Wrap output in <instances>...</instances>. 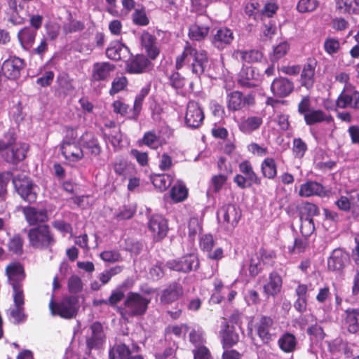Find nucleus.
Returning a JSON list of instances; mask_svg holds the SVG:
<instances>
[{"instance_id": "obj_1", "label": "nucleus", "mask_w": 359, "mask_h": 359, "mask_svg": "<svg viewBox=\"0 0 359 359\" xmlns=\"http://www.w3.org/2000/svg\"><path fill=\"white\" fill-rule=\"evenodd\" d=\"M5 273L14 293L13 304L8 309L9 319L18 324L22 320V264L18 262L9 263L5 269Z\"/></svg>"}, {"instance_id": "obj_2", "label": "nucleus", "mask_w": 359, "mask_h": 359, "mask_svg": "<svg viewBox=\"0 0 359 359\" xmlns=\"http://www.w3.org/2000/svg\"><path fill=\"white\" fill-rule=\"evenodd\" d=\"M208 62L206 51L198 50L187 43L182 53L176 58L175 67L180 69L187 65L193 74L199 76L204 72Z\"/></svg>"}, {"instance_id": "obj_3", "label": "nucleus", "mask_w": 359, "mask_h": 359, "mask_svg": "<svg viewBox=\"0 0 359 359\" xmlns=\"http://www.w3.org/2000/svg\"><path fill=\"white\" fill-rule=\"evenodd\" d=\"M17 135L14 130L10 129L0 139V154L8 163L17 165L22 159V150L20 144L16 143Z\"/></svg>"}, {"instance_id": "obj_4", "label": "nucleus", "mask_w": 359, "mask_h": 359, "mask_svg": "<svg viewBox=\"0 0 359 359\" xmlns=\"http://www.w3.org/2000/svg\"><path fill=\"white\" fill-rule=\"evenodd\" d=\"M151 298L137 292H129L125 299L123 307L120 309L123 318L144 315L147 311Z\"/></svg>"}, {"instance_id": "obj_5", "label": "nucleus", "mask_w": 359, "mask_h": 359, "mask_svg": "<svg viewBox=\"0 0 359 359\" xmlns=\"http://www.w3.org/2000/svg\"><path fill=\"white\" fill-rule=\"evenodd\" d=\"M49 308L53 316H59L62 318L71 319L76 316L79 305L76 297H67L60 302L55 303L53 295L49 303Z\"/></svg>"}, {"instance_id": "obj_6", "label": "nucleus", "mask_w": 359, "mask_h": 359, "mask_svg": "<svg viewBox=\"0 0 359 359\" xmlns=\"http://www.w3.org/2000/svg\"><path fill=\"white\" fill-rule=\"evenodd\" d=\"M29 244L36 248H47L55 243V240L47 225L32 228L28 233Z\"/></svg>"}, {"instance_id": "obj_7", "label": "nucleus", "mask_w": 359, "mask_h": 359, "mask_svg": "<svg viewBox=\"0 0 359 359\" xmlns=\"http://www.w3.org/2000/svg\"><path fill=\"white\" fill-rule=\"evenodd\" d=\"M336 105L340 109H359V91L353 85L344 86L338 96Z\"/></svg>"}, {"instance_id": "obj_8", "label": "nucleus", "mask_w": 359, "mask_h": 359, "mask_svg": "<svg viewBox=\"0 0 359 359\" xmlns=\"http://www.w3.org/2000/svg\"><path fill=\"white\" fill-rule=\"evenodd\" d=\"M255 328L259 337L264 343L273 340L275 334V327L271 317L262 316L256 322Z\"/></svg>"}, {"instance_id": "obj_9", "label": "nucleus", "mask_w": 359, "mask_h": 359, "mask_svg": "<svg viewBox=\"0 0 359 359\" xmlns=\"http://www.w3.org/2000/svg\"><path fill=\"white\" fill-rule=\"evenodd\" d=\"M166 266L170 270L187 273L196 269L199 266V261L195 255L190 254L180 259L169 261Z\"/></svg>"}, {"instance_id": "obj_10", "label": "nucleus", "mask_w": 359, "mask_h": 359, "mask_svg": "<svg viewBox=\"0 0 359 359\" xmlns=\"http://www.w3.org/2000/svg\"><path fill=\"white\" fill-rule=\"evenodd\" d=\"M227 108L230 111H238L246 106L253 105L255 98L252 95H243L239 91H233L227 95Z\"/></svg>"}, {"instance_id": "obj_11", "label": "nucleus", "mask_w": 359, "mask_h": 359, "mask_svg": "<svg viewBox=\"0 0 359 359\" xmlns=\"http://www.w3.org/2000/svg\"><path fill=\"white\" fill-rule=\"evenodd\" d=\"M203 118V111L198 103L195 101H189L185 114L186 125L189 128H196L201 125Z\"/></svg>"}, {"instance_id": "obj_12", "label": "nucleus", "mask_w": 359, "mask_h": 359, "mask_svg": "<svg viewBox=\"0 0 359 359\" xmlns=\"http://www.w3.org/2000/svg\"><path fill=\"white\" fill-rule=\"evenodd\" d=\"M148 226L156 241L163 239L168 233L167 220L161 215H152L149 219Z\"/></svg>"}, {"instance_id": "obj_13", "label": "nucleus", "mask_w": 359, "mask_h": 359, "mask_svg": "<svg viewBox=\"0 0 359 359\" xmlns=\"http://www.w3.org/2000/svg\"><path fill=\"white\" fill-rule=\"evenodd\" d=\"M217 219L233 228L241 217L239 209L234 205H226L217 210Z\"/></svg>"}, {"instance_id": "obj_14", "label": "nucleus", "mask_w": 359, "mask_h": 359, "mask_svg": "<svg viewBox=\"0 0 359 359\" xmlns=\"http://www.w3.org/2000/svg\"><path fill=\"white\" fill-rule=\"evenodd\" d=\"M349 262V255L341 248L334 249L327 259V267L332 271L342 270Z\"/></svg>"}, {"instance_id": "obj_15", "label": "nucleus", "mask_w": 359, "mask_h": 359, "mask_svg": "<svg viewBox=\"0 0 359 359\" xmlns=\"http://www.w3.org/2000/svg\"><path fill=\"white\" fill-rule=\"evenodd\" d=\"M199 245L201 250L207 254V257L213 260H219L223 257V250L222 248H212L215 245V241L210 234H205L200 238Z\"/></svg>"}, {"instance_id": "obj_16", "label": "nucleus", "mask_w": 359, "mask_h": 359, "mask_svg": "<svg viewBox=\"0 0 359 359\" xmlns=\"http://www.w3.org/2000/svg\"><path fill=\"white\" fill-rule=\"evenodd\" d=\"M259 74L256 72L252 67H243L239 72L238 83L244 88H252L257 86L259 83Z\"/></svg>"}, {"instance_id": "obj_17", "label": "nucleus", "mask_w": 359, "mask_h": 359, "mask_svg": "<svg viewBox=\"0 0 359 359\" xmlns=\"http://www.w3.org/2000/svg\"><path fill=\"white\" fill-rule=\"evenodd\" d=\"M62 154L69 162H77L83 157L81 147L74 141L64 140L60 147Z\"/></svg>"}, {"instance_id": "obj_18", "label": "nucleus", "mask_w": 359, "mask_h": 359, "mask_svg": "<svg viewBox=\"0 0 359 359\" xmlns=\"http://www.w3.org/2000/svg\"><path fill=\"white\" fill-rule=\"evenodd\" d=\"M115 66L107 62H96L93 65L91 80L93 82L107 81Z\"/></svg>"}, {"instance_id": "obj_19", "label": "nucleus", "mask_w": 359, "mask_h": 359, "mask_svg": "<svg viewBox=\"0 0 359 359\" xmlns=\"http://www.w3.org/2000/svg\"><path fill=\"white\" fill-rule=\"evenodd\" d=\"M22 67V59L16 57H10L3 62L1 71L8 79H15L20 76Z\"/></svg>"}, {"instance_id": "obj_20", "label": "nucleus", "mask_w": 359, "mask_h": 359, "mask_svg": "<svg viewBox=\"0 0 359 359\" xmlns=\"http://www.w3.org/2000/svg\"><path fill=\"white\" fill-rule=\"evenodd\" d=\"M233 40V32L226 27H222L213 34L211 42L217 49L222 50Z\"/></svg>"}, {"instance_id": "obj_21", "label": "nucleus", "mask_w": 359, "mask_h": 359, "mask_svg": "<svg viewBox=\"0 0 359 359\" xmlns=\"http://www.w3.org/2000/svg\"><path fill=\"white\" fill-rule=\"evenodd\" d=\"M299 195L302 197H310L313 196L323 197L327 195V191L319 182L310 180L300 186Z\"/></svg>"}, {"instance_id": "obj_22", "label": "nucleus", "mask_w": 359, "mask_h": 359, "mask_svg": "<svg viewBox=\"0 0 359 359\" xmlns=\"http://www.w3.org/2000/svg\"><path fill=\"white\" fill-rule=\"evenodd\" d=\"M293 89V83L283 77L274 79L271 86V90L273 95L279 97L287 96L292 92Z\"/></svg>"}, {"instance_id": "obj_23", "label": "nucleus", "mask_w": 359, "mask_h": 359, "mask_svg": "<svg viewBox=\"0 0 359 359\" xmlns=\"http://www.w3.org/2000/svg\"><path fill=\"white\" fill-rule=\"evenodd\" d=\"M151 67V62L144 55H137L126 65V69L129 73L141 74L149 70Z\"/></svg>"}, {"instance_id": "obj_24", "label": "nucleus", "mask_w": 359, "mask_h": 359, "mask_svg": "<svg viewBox=\"0 0 359 359\" xmlns=\"http://www.w3.org/2000/svg\"><path fill=\"white\" fill-rule=\"evenodd\" d=\"M141 45L145 50L149 57L155 60L160 53L156 37L149 32H143L141 35Z\"/></svg>"}, {"instance_id": "obj_25", "label": "nucleus", "mask_w": 359, "mask_h": 359, "mask_svg": "<svg viewBox=\"0 0 359 359\" xmlns=\"http://www.w3.org/2000/svg\"><path fill=\"white\" fill-rule=\"evenodd\" d=\"M219 336L224 348L231 347L239 340V336L235 332L233 327L230 326L226 320L221 324Z\"/></svg>"}, {"instance_id": "obj_26", "label": "nucleus", "mask_w": 359, "mask_h": 359, "mask_svg": "<svg viewBox=\"0 0 359 359\" xmlns=\"http://www.w3.org/2000/svg\"><path fill=\"white\" fill-rule=\"evenodd\" d=\"M90 330L91 336L87 339L86 344L88 348L90 350L93 348H99L104 341V333L102 325L100 323H94Z\"/></svg>"}, {"instance_id": "obj_27", "label": "nucleus", "mask_w": 359, "mask_h": 359, "mask_svg": "<svg viewBox=\"0 0 359 359\" xmlns=\"http://www.w3.org/2000/svg\"><path fill=\"white\" fill-rule=\"evenodd\" d=\"M282 278L280 275L276 272L269 274L268 282L264 285V293L267 297H275L281 290Z\"/></svg>"}, {"instance_id": "obj_28", "label": "nucleus", "mask_w": 359, "mask_h": 359, "mask_svg": "<svg viewBox=\"0 0 359 359\" xmlns=\"http://www.w3.org/2000/svg\"><path fill=\"white\" fill-rule=\"evenodd\" d=\"M129 53V48L119 41L112 42L106 50L107 57L114 60H122Z\"/></svg>"}, {"instance_id": "obj_29", "label": "nucleus", "mask_w": 359, "mask_h": 359, "mask_svg": "<svg viewBox=\"0 0 359 359\" xmlns=\"http://www.w3.org/2000/svg\"><path fill=\"white\" fill-rule=\"evenodd\" d=\"M262 118L259 116H252L242 118L238 123L239 130L245 134H251L259 128L262 124Z\"/></svg>"}, {"instance_id": "obj_30", "label": "nucleus", "mask_w": 359, "mask_h": 359, "mask_svg": "<svg viewBox=\"0 0 359 359\" xmlns=\"http://www.w3.org/2000/svg\"><path fill=\"white\" fill-rule=\"evenodd\" d=\"M26 219L31 225L39 222H45L48 219L47 211L45 209H36L29 207L24 208Z\"/></svg>"}, {"instance_id": "obj_31", "label": "nucleus", "mask_w": 359, "mask_h": 359, "mask_svg": "<svg viewBox=\"0 0 359 359\" xmlns=\"http://www.w3.org/2000/svg\"><path fill=\"white\" fill-rule=\"evenodd\" d=\"M182 294V287L180 284L173 283L163 290L161 301L163 304H170L176 301Z\"/></svg>"}, {"instance_id": "obj_32", "label": "nucleus", "mask_w": 359, "mask_h": 359, "mask_svg": "<svg viewBox=\"0 0 359 359\" xmlns=\"http://www.w3.org/2000/svg\"><path fill=\"white\" fill-rule=\"evenodd\" d=\"M345 323L347 329L351 333L359 331V308H349L345 311Z\"/></svg>"}, {"instance_id": "obj_33", "label": "nucleus", "mask_w": 359, "mask_h": 359, "mask_svg": "<svg viewBox=\"0 0 359 359\" xmlns=\"http://www.w3.org/2000/svg\"><path fill=\"white\" fill-rule=\"evenodd\" d=\"M316 66V63L314 61H311L304 66L301 74V82L302 85L308 89L313 85Z\"/></svg>"}, {"instance_id": "obj_34", "label": "nucleus", "mask_w": 359, "mask_h": 359, "mask_svg": "<svg viewBox=\"0 0 359 359\" xmlns=\"http://www.w3.org/2000/svg\"><path fill=\"white\" fill-rule=\"evenodd\" d=\"M262 53L257 50H237L233 53V57L235 59L248 63L257 62L262 58Z\"/></svg>"}, {"instance_id": "obj_35", "label": "nucleus", "mask_w": 359, "mask_h": 359, "mask_svg": "<svg viewBox=\"0 0 359 359\" xmlns=\"http://www.w3.org/2000/svg\"><path fill=\"white\" fill-rule=\"evenodd\" d=\"M114 170L116 175L122 176L124 180L133 176L135 172L134 165L122 159L117 160L114 163Z\"/></svg>"}, {"instance_id": "obj_36", "label": "nucleus", "mask_w": 359, "mask_h": 359, "mask_svg": "<svg viewBox=\"0 0 359 359\" xmlns=\"http://www.w3.org/2000/svg\"><path fill=\"white\" fill-rule=\"evenodd\" d=\"M304 120L307 125H313L317 123L330 122L332 118L327 116L322 110H311L304 114Z\"/></svg>"}, {"instance_id": "obj_37", "label": "nucleus", "mask_w": 359, "mask_h": 359, "mask_svg": "<svg viewBox=\"0 0 359 359\" xmlns=\"http://www.w3.org/2000/svg\"><path fill=\"white\" fill-rule=\"evenodd\" d=\"M43 16L40 15H32L29 18V24L31 30L24 29V36L27 35V43H32L36 34V30L39 29L43 22Z\"/></svg>"}, {"instance_id": "obj_38", "label": "nucleus", "mask_w": 359, "mask_h": 359, "mask_svg": "<svg viewBox=\"0 0 359 359\" xmlns=\"http://www.w3.org/2000/svg\"><path fill=\"white\" fill-rule=\"evenodd\" d=\"M280 348L285 353H291L294 351L297 346L295 337L289 332L283 334L278 341Z\"/></svg>"}, {"instance_id": "obj_39", "label": "nucleus", "mask_w": 359, "mask_h": 359, "mask_svg": "<svg viewBox=\"0 0 359 359\" xmlns=\"http://www.w3.org/2000/svg\"><path fill=\"white\" fill-rule=\"evenodd\" d=\"M149 91V88L148 87L142 88L140 93L136 95L133 107L131 112V116H130V119L137 120L140 111L142 108L143 101L145 97L148 95Z\"/></svg>"}, {"instance_id": "obj_40", "label": "nucleus", "mask_w": 359, "mask_h": 359, "mask_svg": "<svg viewBox=\"0 0 359 359\" xmlns=\"http://www.w3.org/2000/svg\"><path fill=\"white\" fill-rule=\"evenodd\" d=\"M131 351L125 344L114 346L109 352V359H130Z\"/></svg>"}, {"instance_id": "obj_41", "label": "nucleus", "mask_w": 359, "mask_h": 359, "mask_svg": "<svg viewBox=\"0 0 359 359\" xmlns=\"http://www.w3.org/2000/svg\"><path fill=\"white\" fill-rule=\"evenodd\" d=\"M261 170L263 176L273 180L277 175V165L272 158H266L261 164Z\"/></svg>"}, {"instance_id": "obj_42", "label": "nucleus", "mask_w": 359, "mask_h": 359, "mask_svg": "<svg viewBox=\"0 0 359 359\" xmlns=\"http://www.w3.org/2000/svg\"><path fill=\"white\" fill-rule=\"evenodd\" d=\"M239 170L243 173L249 181V183L252 184L259 185L261 184V179L253 171L252 167L248 161H243L239 164Z\"/></svg>"}, {"instance_id": "obj_43", "label": "nucleus", "mask_w": 359, "mask_h": 359, "mask_svg": "<svg viewBox=\"0 0 359 359\" xmlns=\"http://www.w3.org/2000/svg\"><path fill=\"white\" fill-rule=\"evenodd\" d=\"M209 29V26L199 25L196 22L190 26L189 36L192 40L201 41L208 35Z\"/></svg>"}, {"instance_id": "obj_44", "label": "nucleus", "mask_w": 359, "mask_h": 359, "mask_svg": "<svg viewBox=\"0 0 359 359\" xmlns=\"http://www.w3.org/2000/svg\"><path fill=\"white\" fill-rule=\"evenodd\" d=\"M174 176L170 174L154 175L152 178L153 184L161 191L167 189L172 184Z\"/></svg>"}, {"instance_id": "obj_45", "label": "nucleus", "mask_w": 359, "mask_h": 359, "mask_svg": "<svg viewBox=\"0 0 359 359\" xmlns=\"http://www.w3.org/2000/svg\"><path fill=\"white\" fill-rule=\"evenodd\" d=\"M189 341L195 346H203L205 343V333L199 326H194L189 333Z\"/></svg>"}, {"instance_id": "obj_46", "label": "nucleus", "mask_w": 359, "mask_h": 359, "mask_svg": "<svg viewBox=\"0 0 359 359\" xmlns=\"http://www.w3.org/2000/svg\"><path fill=\"white\" fill-rule=\"evenodd\" d=\"M290 48V44L286 42H280L277 46H274L272 53L269 55L270 60L272 63L278 62L287 55Z\"/></svg>"}, {"instance_id": "obj_47", "label": "nucleus", "mask_w": 359, "mask_h": 359, "mask_svg": "<svg viewBox=\"0 0 359 359\" xmlns=\"http://www.w3.org/2000/svg\"><path fill=\"white\" fill-rule=\"evenodd\" d=\"M188 191L185 185L180 182H177L170 191V196L173 201L181 202L185 200L187 197Z\"/></svg>"}, {"instance_id": "obj_48", "label": "nucleus", "mask_w": 359, "mask_h": 359, "mask_svg": "<svg viewBox=\"0 0 359 359\" xmlns=\"http://www.w3.org/2000/svg\"><path fill=\"white\" fill-rule=\"evenodd\" d=\"M189 330L187 324L169 325L165 330V337L174 335L177 338H184L186 333Z\"/></svg>"}, {"instance_id": "obj_49", "label": "nucleus", "mask_w": 359, "mask_h": 359, "mask_svg": "<svg viewBox=\"0 0 359 359\" xmlns=\"http://www.w3.org/2000/svg\"><path fill=\"white\" fill-rule=\"evenodd\" d=\"M142 142L145 145L154 149L158 148L162 144L160 137L154 131L145 133Z\"/></svg>"}, {"instance_id": "obj_50", "label": "nucleus", "mask_w": 359, "mask_h": 359, "mask_svg": "<svg viewBox=\"0 0 359 359\" xmlns=\"http://www.w3.org/2000/svg\"><path fill=\"white\" fill-rule=\"evenodd\" d=\"M85 147L90 151L92 154L98 155L100 153L101 148L97 142L90 134L86 133L82 137Z\"/></svg>"}, {"instance_id": "obj_51", "label": "nucleus", "mask_w": 359, "mask_h": 359, "mask_svg": "<svg viewBox=\"0 0 359 359\" xmlns=\"http://www.w3.org/2000/svg\"><path fill=\"white\" fill-rule=\"evenodd\" d=\"M127 286V281L123 283L122 285L118 286L114 290L111 292V294L109 299H107L108 305L114 306L120 302L124 297V291L123 288Z\"/></svg>"}, {"instance_id": "obj_52", "label": "nucleus", "mask_w": 359, "mask_h": 359, "mask_svg": "<svg viewBox=\"0 0 359 359\" xmlns=\"http://www.w3.org/2000/svg\"><path fill=\"white\" fill-rule=\"evenodd\" d=\"M307 151V145L301 138L292 141V152L295 158H302Z\"/></svg>"}, {"instance_id": "obj_53", "label": "nucleus", "mask_w": 359, "mask_h": 359, "mask_svg": "<svg viewBox=\"0 0 359 359\" xmlns=\"http://www.w3.org/2000/svg\"><path fill=\"white\" fill-rule=\"evenodd\" d=\"M301 226L300 231L304 237H308L311 236L315 230V226L313 223V220L310 217H301Z\"/></svg>"}, {"instance_id": "obj_54", "label": "nucleus", "mask_w": 359, "mask_h": 359, "mask_svg": "<svg viewBox=\"0 0 359 359\" xmlns=\"http://www.w3.org/2000/svg\"><path fill=\"white\" fill-rule=\"evenodd\" d=\"M128 85V79L125 76H117L114 79L111 83V88L109 94L114 95L124 90Z\"/></svg>"}, {"instance_id": "obj_55", "label": "nucleus", "mask_w": 359, "mask_h": 359, "mask_svg": "<svg viewBox=\"0 0 359 359\" xmlns=\"http://www.w3.org/2000/svg\"><path fill=\"white\" fill-rule=\"evenodd\" d=\"M8 250L13 254L22 253V239L20 235H15L8 243Z\"/></svg>"}, {"instance_id": "obj_56", "label": "nucleus", "mask_w": 359, "mask_h": 359, "mask_svg": "<svg viewBox=\"0 0 359 359\" xmlns=\"http://www.w3.org/2000/svg\"><path fill=\"white\" fill-rule=\"evenodd\" d=\"M24 183H26V187L24 188V201L32 203L36 199V187L31 182L24 178Z\"/></svg>"}, {"instance_id": "obj_57", "label": "nucleus", "mask_w": 359, "mask_h": 359, "mask_svg": "<svg viewBox=\"0 0 359 359\" xmlns=\"http://www.w3.org/2000/svg\"><path fill=\"white\" fill-rule=\"evenodd\" d=\"M318 6L317 0H299L297 8L300 13L312 12Z\"/></svg>"}, {"instance_id": "obj_58", "label": "nucleus", "mask_w": 359, "mask_h": 359, "mask_svg": "<svg viewBox=\"0 0 359 359\" xmlns=\"http://www.w3.org/2000/svg\"><path fill=\"white\" fill-rule=\"evenodd\" d=\"M323 46L325 52L330 55L337 53L340 48L339 41L335 38L326 39Z\"/></svg>"}, {"instance_id": "obj_59", "label": "nucleus", "mask_w": 359, "mask_h": 359, "mask_svg": "<svg viewBox=\"0 0 359 359\" xmlns=\"http://www.w3.org/2000/svg\"><path fill=\"white\" fill-rule=\"evenodd\" d=\"M188 233L191 239H194L197 233H200L201 227V221L198 217H191L188 224Z\"/></svg>"}, {"instance_id": "obj_60", "label": "nucleus", "mask_w": 359, "mask_h": 359, "mask_svg": "<svg viewBox=\"0 0 359 359\" xmlns=\"http://www.w3.org/2000/svg\"><path fill=\"white\" fill-rule=\"evenodd\" d=\"M228 176L225 174H218L212 177L211 186L215 192H217L222 189V187L227 181Z\"/></svg>"}, {"instance_id": "obj_61", "label": "nucleus", "mask_w": 359, "mask_h": 359, "mask_svg": "<svg viewBox=\"0 0 359 359\" xmlns=\"http://www.w3.org/2000/svg\"><path fill=\"white\" fill-rule=\"evenodd\" d=\"M112 109H113V111L115 114H120L122 116H126L127 114H128L129 111H130V113L132 112V110H130V106L119 100H115L112 103ZM130 116H131V114L128 116L129 118H130Z\"/></svg>"}, {"instance_id": "obj_62", "label": "nucleus", "mask_w": 359, "mask_h": 359, "mask_svg": "<svg viewBox=\"0 0 359 359\" xmlns=\"http://www.w3.org/2000/svg\"><path fill=\"white\" fill-rule=\"evenodd\" d=\"M262 262L260 260V257L258 255L252 256L250 259V263L249 266V272L251 276L255 277L259 274L262 270Z\"/></svg>"}, {"instance_id": "obj_63", "label": "nucleus", "mask_w": 359, "mask_h": 359, "mask_svg": "<svg viewBox=\"0 0 359 359\" xmlns=\"http://www.w3.org/2000/svg\"><path fill=\"white\" fill-rule=\"evenodd\" d=\"M211 3L212 0H191V11L203 13Z\"/></svg>"}, {"instance_id": "obj_64", "label": "nucleus", "mask_w": 359, "mask_h": 359, "mask_svg": "<svg viewBox=\"0 0 359 359\" xmlns=\"http://www.w3.org/2000/svg\"><path fill=\"white\" fill-rule=\"evenodd\" d=\"M83 288L81 279L77 276H72L68 280V289L71 293H77Z\"/></svg>"}]
</instances>
